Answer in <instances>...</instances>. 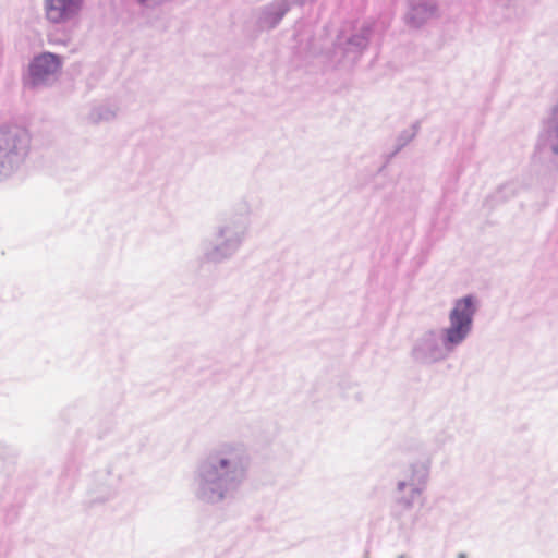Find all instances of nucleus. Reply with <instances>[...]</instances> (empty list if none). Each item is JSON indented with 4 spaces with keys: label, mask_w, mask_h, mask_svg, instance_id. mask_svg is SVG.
<instances>
[{
    "label": "nucleus",
    "mask_w": 558,
    "mask_h": 558,
    "mask_svg": "<svg viewBox=\"0 0 558 558\" xmlns=\"http://www.w3.org/2000/svg\"><path fill=\"white\" fill-rule=\"evenodd\" d=\"M473 313L474 306L471 296H465L456 303L450 314L451 326L447 330L449 342L459 343L464 339L470 330Z\"/></svg>",
    "instance_id": "1"
},
{
    "label": "nucleus",
    "mask_w": 558,
    "mask_h": 558,
    "mask_svg": "<svg viewBox=\"0 0 558 558\" xmlns=\"http://www.w3.org/2000/svg\"><path fill=\"white\" fill-rule=\"evenodd\" d=\"M3 146L5 148H14L15 147V144H14V141L11 140V138H5L3 140Z\"/></svg>",
    "instance_id": "5"
},
{
    "label": "nucleus",
    "mask_w": 558,
    "mask_h": 558,
    "mask_svg": "<svg viewBox=\"0 0 558 558\" xmlns=\"http://www.w3.org/2000/svg\"><path fill=\"white\" fill-rule=\"evenodd\" d=\"M61 61L58 56L45 52L36 57L29 65V74L33 80L40 81L60 70Z\"/></svg>",
    "instance_id": "3"
},
{
    "label": "nucleus",
    "mask_w": 558,
    "mask_h": 558,
    "mask_svg": "<svg viewBox=\"0 0 558 558\" xmlns=\"http://www.w3.org/2000/svg\"><path fill=\"white\" fill-rule=\"evenodd\" d=\"M550 136L554 141L557 142V145L555 146V151L558 153V102L554 110L551 123H550Z\"/></svg>",
    "instance_id": "4"
},
{
    "label": "nucleus",
    "mask_w": 558,
    "mask_h": 558,
    "mask_svg": "<svg viewBox=\"0 0 558 558\" xmlns=\"http://www.w3.org/2000/svg\"><path fill=\"white\" fill-rule=\"evenodd\" d=\"M83 0H45L46 19L51 23H62L75 15Z\"/></svg>",
    "instance_id": "2"
},
{
    "label": "nucleus",
    "mask_w": 558,
    "mask_h": 558,
    "mask_svg": "<svg viewBox=\"0 0 558 558\" xmlns=\"http://www.w3.org/2000/svg\"><path fill=\"white\" fill-rule=\"evenodd\" d=\"M228 465V461L227 460H221L220 461V468H226Z\"/></svg>",
    "instance_id": "6"
},
{
    "label": "nucleus",
    "mask_w": 558,
    "mask_h": 558,
    "mask_svg": "<svg viewBox=\"0 0 558 558\" xmlns=\"http://www.w3.org/2000/svg\"><path fill=\"white\" fill-rule=\"evenodd\" d=\"M398 558H404V557H403V556H400V557H398Z\"/></svg>",
    "instance_id": "7"
}]
</instances>
